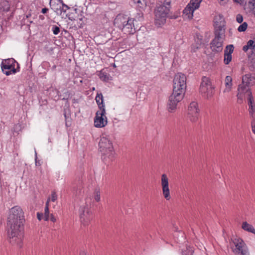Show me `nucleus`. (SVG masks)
<instances>
[{"mask_svg": "<svg viewBox=\"0 0 255 255\" xmlns=\"http://www.w3.org/2000/svg\"><path fill=\"white\" fill-rule=\"evenodd\" d=\"M23 213L20 207L16 206L10 209L7 222L9 242L19 247L23 239Z\"/></svg>", "mask_w": 255, "mask_h": 255, "instance_id": "obj_1", "label": "nucleus"}, {"mask_svg": "<svg viewBox=\"0 0 255 255\" xmlns=\"http://www.w3.org/2000/svg\"><path fill=\"white\" fill-rule=\"evenodd\" d=\"M99 145L100 151L103 155V160L106 162L113 161L115 157V152L111 137L109 135L103 134Z\"/></svg>", "mask_w": 255, "mask_h": 255, "instance_id": "obj_2", "label": "nucleus"}, {"mask_svg": "<svg viewBox=\"0 0 255 255\" xmlns=\"http://www.w3.org/2000/svg\"><path fill=\"white\" fill-rule=\"evenodd\" d=\"M133 19L127 15L118 14L114 20V24L126 34H133L135 32Z\"/></svg>", "mask_w": 255, "mask_h": 255, "instance_id": "obj_3", "label": "nucleus"}, {"mask_svg": "<svg viewBox=\"0 0 255 255\" xmlns=\"http://www.w3.org/2000/svg\"><path fill=\"white\" fill-rule=\"evenodd\" d=\"M186 89V77L181 73L176 74L173 79V96L184 95Z\"/></svg>", "mask_w": 255, "mask_h": 255, "instance_id": "obj_4", "label": "nucleus"}, {"mask_svg": "<svg viewBox=\"0 0 255 255\" xmlns=\"http://www.w3.org/2000/svg\"><path fill=\"white\" fill-rule=\"evenodd\" d=\"M215 37L211 43L213 51L220 52L223 49V43L224 37V29H222L221 25L218 27L215 30Z\"/></svg>", "mask_w": 255, "mask_h": 255, "instance_id": "obj_5", "label": "nucleus"}, {"mask_svg": "<svg viewBox=\"0 0 255 255\" xmlns=\"http://www.w3.org/2000/svg\"><path fill=\"white\" fill-rule=\"evenodd\" d=\"M2 72L6 75L15 73L19 68L18 64L13 58L3 60L1 63Z\"/></svg>", "mask_w": 255, "mask_h": 255, "instance_id": "obj_6", "label": "nucleus"}, {"mask_svg": "<svg viewBox=\"0 0 255 255\" xmlns=\"http://www.w3.org/2000/svg\"><path fill=\"white\" fill-rule=\"evenodd\" d=\"M233 243L235 246L233 252L236 255H250L248 248L242 239L235 238Z\"/></svg>", "mask_w": 255, "mask_h": 255, "instance_id": "obj_7", "label": "nucleus"}, {"mask_svg": "<svg viewBox=\"0 0 255 255\" xmlns=\"http://www.w3.org/2000/svg\"><path fill=\"white\" fill-rule=\"evenodd\" d=\"M80 219L84 226L88 225L93 218V215L87 205L82 206L79 209Z\"/></svg>", "mask_w": 255, "mask_h": 255, "instance_id": "obj_8", "label": "nucleus"}, {"mask_svg": "<svg viewBox=\"0 0 255 255\" xmlns=\"http://www.w3.org/2000/svg\"><path fill=\"white\" fill-rule=\"evenodd\" d=\"M200 109L197 102L193 101L190 103L187 109V116L192 123H195L198 120Z\"/></svg>", "mask_w": 255, "mask_h": 255, "instance_id": "obj_9", "label": "nucleus"}, {"mask_svg": "<svg viewBox=\"0 0 255 255\" xmlns=\"http://www.w3.org/2000/svg\"><path fill=\"white\" fill-rule=\"evenodd\" d=\"M105 114V109L99 110L96 112V116L94 118V126L95 127L101 128L107 125L108 121Z\"/></svg>", "mask_w": 255, "mask_h": 255, "instance_id": "obj_10", "label": "nucleus"}, {"mask_svg": "<svg viewBox=\"0 0 255 255\" xmlns=\"http://www.w3.org/2000/svg\"><path fill=\"white\" fill-rule=\"evenodd\" d=\"M200 92L201 94H213V87L210 84L209 78L203 77L200 87Z\"/></svg>", "mask_w": 255, "mask_h": 255, "instance_id": "obj_11", "label": "nucleus"}, {"mask_svg": "<svg viewBox=\"0 0 255 255\" xmlns=\"http://www.w3.org/2000/svg\"><path fill=\"white\" fill-rule=\"evenodd\" d=\"M161 184L163 196L167 200H169L170 199V195L168 178L165 174H162L161 176Z\"/></svg>", "mask_w": 255, "mask_h": 255, "instance_id": "obj_12", "label": "nucleus"}, {"mask_svg": "<svg viewBox=\"0 0 255 255\" xmlns=\"http://www.w3.org/2000/svg\"><path fill=\"white\" fill-rule=\"evenodd\" d=\"M243 50L245 52H248L249 58L250 60L255 61V41L253 40H250L248 41L247 44L243 46Z\"/></svg>", "mask_w": 255, "mask_h": 255, "instance_id": "obj_13", "label": "nucleus"}, {"mask_svg": "<svg viewBox=\"0 0 255 255\" xmlns=\"http://www.w3.org/2000/svg\"><path fill=\"white\" fill-rule=\"evenodd\" d=\"M182 100V97H169L167 108L169 112H174L177 108V104Z\"/></svg>", "mask_w": 255, "mask_h": 255, "instance_id": "obj_14", "label": "nucleus"}, {"mask_svg": "<svg viewBox=\"0 0 255 255\" xmlns=\"http://www.w3.org/2000/svg\"><path fill=\"white\" fill-rule=\"evenodd\" d=\"M238 91V95H244L245 96H252L250 87L243 82L239 85Z\"/></svg>", "mask_w": 255, "mask_h": 255, "instance_id": "obj_15", "label": "nucleus"}, {"mask_svg": "<svg viewBox=\"0 0 255 255\" xmlns=\"http://www.w3.org/2000/svg\"><path fill=\"white\" fill-rule=\"evenodd\" d=\"M243 83H245L248 86L251 87L255 85V75L247 74L242 77Z\"/></svg>", "mask_w": 255, "mask_h": 255, "instance_id": "obj_16", "label": "nucleus"}, {"mask_svg": "<svg viewBox=\"0 0 255 255\" xmlns=\"http://www.w3.org/2000/svg\"><path fill=\"white\" fill-rule=\"evenodd\" d=\"M169 11V7H167L164 5H160L157 6L155 10L154 13L159 14V15H160L166 17Z\"/></svg>", "mask_w": 255, "mask_h": 255, "instance_id": "obj_17", "label": "nucleus"}, {"mask_svg": "<svg viewBox=\"0 0 255 255\" xmlns=\"http://www.w3.org/2000/svg\"><path fill=\"white\" fill-rule=\"evenodd\" d=\"M98 76L101 80L105 82H108L113 80L112 77L104 70H102L99 72Z\"/></svg>", "mask_w": 255, "mask_h": 255, "instance_id": "obj_18", "label": "nucleus"}, {"mask_svg": "<svg viewBox=\"0 0 255 255\" xmlns=\"http://www.w3.org/2000/svg\"><path fill=\"white\" fill-rule=\"evenodd\" d=\"M62 0H50V5L51 8L56 13H59L60 7L62 3Z\"/></svg>", "mask_w": 255, "mask_h": 255, "instance_id": "obj_19", "label": "nucleus"}, {"mask_svg": "<svg viewBox=\"0 0 255 255\" xmlns=\"http://www.w3.org/2000/svg\"><path fill=\"white\" fill-rule=\"evenodd\" d=\"M166 17L159 15V14L155 13V24L160 27L163 25L166 21Z\"/></svg>", "mask_w": 255, "mask_h": 255, "instance_id": "obj_20", "label": "nucleus"}, {"mask_svg": "<svg viewBox=\"0 0 255 255\" xmlns=\"http://www.w3.org/2000/svg\"><path fill=\"white\" fill-rule=\"evenodd\" d=\"M214 20L216 24V30L218 29V27L220 25H221L222 28H223V26H224V20L223 16L222 15L219 14L218 15L215 16Z\"/></svg>", "mask_w": 255, "mask_h": 255, "instance_id": "obj_21", "label": "nucleus"}, {"mask_svg": "<svg viewBox=\"0 0 255 255\" xmlns=\"http://www.w3.org/2000/svg\"><path fill=\"white\" fill-rule=\"evenodd\" d=\"M194 11V9L191 8V7L187 5L183 10V14L185 16H187L188 19H192L193 16Z\"/></svg>", "mask_w": 255, "mask_h": 255, "instance_id": "obj_22", "label": "nucleus"}, {"mask_svg": "<svg viewBox=\"0 0 255 255\" xmlns=\"http://www.w3.org/2000/svg\"><path fill=\"white\" fill-rule=\"evenodd\" d=\"M242 227L245 231L252 233H255V229H254V227L252 225L248 223L247 222H244L243 223Z\"/></svg>", "mask_w": 255, "mask_h": 255, "instance_id": "obj_23", "label": "nucleus"}, {"mask_svg": "<svg viewBox=\"0 0 255 255\" xmlns=\"http://www.w3.org/2000/svg\"><path fill=\"white\" fill-rule=\"evenodd\" d=\"M201 1L202 0H191L188 5L195 10L199 7Z\"/></svg>", "mask_w": 255, "mask_h": 255, "instance_id": "obj_24", "label": "nucleus"}, {"mask_svg": "<svg viewBox=\"0 0 255 255\" xmlns=\"http://www.w3.org/2000/svg\"><path fill=\"white\" fill-rule=\"evenodd\" d=\"M225 84L226 86L225 90L229 91L232 86V78L230 76H227L225 78Z\"/></svg>", "mask_w": 255, "mask_h": 255, "instance_id": "obj_25", "label": "nucleus"}, {"mask_svg": "<svg viewBox=\"0 0 255 255\" xmlns=\"http://www.w3.org/2000/svg\"><path fill=\"white\" fill-rule=\"evenodd\" d=\"M96 102L98 105L99 110H102L105 109V106L103 104V97H95Z\"/></svg>", "mask_w": 255, "mask_h": 255, "instance_id": "obj_26", "label": "nucleus"}, {"mask_svg": "<svg viewBox=\"0 0 255 255\" xmlns=\"http://www.w3.org/2000/svg\"><path fill=\"white\" fill-rule=\"evenodd\" d=\"M69 8L70 7L67 5L65 4L62 1V3H61L60 7L59 13H57V14L61 15L62 12L66 13L67 10L69 9Z\"/></svg>", "mask_w": 255, "mask_h": 255, "instance_id": "obj_27", "label": "nucleus"}, {"mask_svg": "<svg viewBox=\"0 0 255 255\" xmlns=\"http://www.w3.org/2000/svg\"><path fill=\"white\" fill-rule=\"evenodd\" d=\"M133 1L139 8H143L146 5L144 0H133Z\"/></svg>", "mask_w": 255, "mask_h": 255, "instance_id": "obj_28", "label": "nucleus"}, {"mask_svg": "<svg viewBox=\"0 0 255 255\" xmlns=\"http://www.w3.org/2000/svg\"><path fill=\"white\" fill-rule=\"evenodd\" d=\"M247 102L249 108L255 107V101L254 97H248L247 98Z\"/></svg>", "mask_w": 255, "mask_h": 255, "instance_id": "obj_29", "label": "nucleus"}, {"mask_svg": "<svg viewBox=\"0 0 255 255\" xmlns=\"http://www.w3.org/2000/svg\"><path fill=\"white\" fill-rule=\"evenodd\" d=\"M234 51V46L233 45H227L225 50L224 53H227V54L232 55Z\"/></svg>", "mask_w": 255, "mask_h": 255, "instance_id": "obj_30", "label": "nucleus"}, {"mask_svg": "<svg viewBox=\"0 0 255 255\" xmlns=\"http://www.w3.org/2000/svg\"><path fill=\"white\" fill-rule=\"evenodd\" d=\"M248 25V23L246 22H244L238 27V30L239 32H244L246 30Z\"/></svg>", "mask_w": 255, "mask_h": 255, "instance_id": "obj_31", "label": "nucleus"}, {"mask_svg": "<svg viewBox=\"0 0 255 255\" xmlns=\"http://www.w3.org/2000/svg\"><path fill=\"white\" fill-rule=\"evenodd\" d=\"M232 55L227 54V53H224V61L225 64L227 65L232 60Z\"/></svg>", "mask_w": 255, "mask_h": 255, "instance_id": "obj_32", "label": "nucleus"}, {"mask_svg": "<svg viewBox=\"0 0 255 255\" xmlns=\"http://www.w3.org/2000/svg\"><path fill=\"white\" fill-rule=\"evenodd\" d=\"M94 199L96 202H99L100 201V192L99 189H96L94 192Z\"/></svg>", "mask_w": 255, "mask_h": 255, "instance_id": "obj_33", "label": "nucleus"}, {"mask_svg": "<svg viewBox=\"0 0 255 255\" xmlns=\"http://www.w3.org/2000/svg\"><path fill=\"white\" fill-rule=\"evenodd\" d=\"M248 111L251 119L255 118V107L249 108Z\"/></svg>", "mask_w": 255, "mask_h": 255, "instance_id": "obj_34", "label": "nucleus"}, {"mask_svg": "<svg viewBox=\"0 0 255 255\" xmlns=\"http://www.w3.org/2000/svg\"><path fill=\"white\" fill-rule=\"evenodd\" d=\"M248 5L250 8V11L253 12L255 9V0L249 1Z\"/></svg>", "mask_w": 255, "mask_h": 255, "instance_id": "obj_35", "label": "nucleus"}, {"mask_svg": "<svg viewBox=\"0 0 255 255\" xmlns=\"http://www.w3.org/2000/svg\"><path fill=\"white\" fill-rule=\"evenodd\" d=\"M49 214V208H47V207H45V213H44V220L45 221L48 220Z\"/></svg>", "mask_w": 255, "mask_h": 255, "instance_id": "obj_36", "label": "nucleus"}, {"mask_svg": "<svg viewBox=\"0 0 255 255\" xmlns=\"http://www.w3.org/2000/svg\"><path fill=\"white\" fill-rule=\"evenodd\" d=\"M251 128H252V130L253 132L255 134V118L251 119Z\"/></svg>", "mask_w": 255, "mask_h": 255, "instance_id": "obj_37", "label": "nucleus"}, {"mask_svg": "<svg viewBox=\"0 0 255 255\" xmlns=\"http://www.w3.org/2000/svg\"><path fill=\"white\" fill-rule=\"evenodd\" d=\"M52 202H55L57 199V195L55 191H52L51 193V199Z\"/></svg>", "mask_w": 255, "mask_h": 255, "instance_id": "obj_38", "label": "nucleus"}, {"mask_svg": "<svg viewBox=\"0 0 255 255\" xmlns=\"http://www.w3.org/2000/svg\"><path fill=\"white\" fill-rule=\"evenodd\" d=\"M236 20L239 23H242L243 21V15L241 14H238L236 16Z\"/></svg>", "mask_w": 255, "mask_h": 255, "instance_id": "obj_39", "label": "nucleus"}, {"mask_svg": "<svg viewBox=\"0 0 255 255\" xmlns=\"http://www.w3.org/2000/svg\"><path fill=\"white\" fill-rule=\"evenodd\" d=\"M52 31L55 35H57L59 33L60 29L58 26L54 25L52 27Z\"/></svg>", "mask_w": 255, "mask_h": 255, "instance_id": "obj_40", "label": "nucleus"}, {"mask_svg": "<svg viewBox=\"0 0 255 255\" xmlns=\"http://www.w3.org/2000/svg\"><path fill=\"white\" fill-rule=\"evenodd\" d=\"M221 5H225L228 2L229 0H218Z\"/></svg>", "mask_w": 255, "mask_h": 255, "instance_id": "obj_41", "label": "nucleus"}, {"mask_svg": "<svg viewBox=\"0 0 255 255\" xmlns=\"http://www.w3.org/2000/svg\"><path fill=\"white\" fill-rule=\"evenodd\" d=\"M170 3H171L170 0H166L164 1V3L163 5L166 6L167 7H169L170 8Z\"/></svg>", "mask_w": 255, "mask_h": 255, "instance_id": "obj_42", "label": "nucleus"}, {"mask_svg": "<svg viewBox=\"0 0 255 255\" xmlns=\"http://www.w3.org/2000/svg\"><path fill=\"white\" fill-rule=\"evenodd\" d=\"M42 217H43V214L40 213L39 212L37 213V217L39 220H41Z\"/></svg>", "mask_w": 255, "mask_h": 255, "instance_id": "obj_43", "label": "nucleus"}, {"mask_svg": "<svg viewBox=\"0 0 255 255\" xmlns=\"http://www.w3.org/2000/svg\"><path fill=\"white\" fill-rule=\"evenodd\" d=\"M48 10H49L48 8L45 7V8H43L42 9L41 12L43 14H45V13H47L48 11Z\"/></svg>", "mask_w": 255, "mask_h": 255, "instance_id": "obj_44", "label": "nucleus"}, {"mask_svg": "<svg viewBox=\"0 0 255 255\" xmlns=\"http://www.w3.org/2000/svg\"><path fill=\"white\" fill-rule=\"evenodd\" d=\"M50 220L53 222H56V218L52 215H51Z\"/></svg>", "mask_w": 255, "mask_h": 255, "instance_id": "obj_45", "label": "nucleus"}, {"mask_svg": "<svg viewBox=\"0 0 255 255\" xmlns=\"http://www.w3.org/2000/svg\"><path fill=\"white\" fill-rule=\"evenodd\" d=\"M50 200V198H49L47 200V202H46L45 207H47V208H49V203Z\"/></svg>", "mask_w": 255, "mask_h": 255, "instance_id": "obj_46", "label": "nucleus"}, {"mask_svg": "<svg viewBox=\"0 0 255 255\" xmlns=\"http://www.w3.org/2000/svg\"><path fill=\"white\" fill-rule=\"evenodd\" d=\"M35 155H36V157H35V164H36V165H40V164L39 163V162H38L37 161V156H36V152H35Z\"/></svg>", "mask_w": 255, "mask_h": 255, "instance_id": "obj_47", "label": "nucleus"}, {"mask_svg": "<svg viewBox=\"0 0 255 255\" xmlns=\"http://www.w3.org/2000/svg\"><path fill=\"white\" fill-rule=\"evenodd\" d=\"M234 1L235 2L241 3L242 2L243 0H234Z\"/></svg>", "mask_w": 255, "mask_h": 255, "instance_id": "obj_48", "label": "nucleus"}, {"mask_svg": "<svg viewBox=\"0 0 255 255\" xmlns=\"http://www.w3.org/2000/svg\"><path fill=\"white\" fill-rule=\"evenodd\" d=\"M56 65H53V66H52V69L53 70H54L56 69Z\"/></svg>", "mask_w": 255, "mask_h": 255, "instance_id": "obj_49", "label": "nucleus"}, {"mask_svg": "<svg viewBox=\"0 0 255 255\" xmlns=\"http://www.w3.org/2000/svg\"><path fill=\"white\" fill-rule=\"evenodd\" d=\"M96 96H102V94L101 93H97V94H96Z\"/></svg>", "mask_w": 255, "mask_h": 255, "instance_id": "obj_50", "label": "nucleus"}, {"mask_svg": "<svg viewBox=\"0 0 255 255\" xmlns=\"http://www.w3.org/2000/svg\"><path fill=\"white\" fill-rule=\"evenodd\" d=\"M253 12L255 16V9L253 11Z\"/></svg>", "mask_w": 255, "mask_h": 255, "instance_id": "obj_51", "label": "nucleus"}, {"mask_svg": "<svg viewBox=\"0 0 255 255\" xmlns=\"http://www.w3.org/2000/svg\"><path fill=\"white\" fill-rule=\"evenodd\" d=\"M68 99H66V100H67ZM63 100H66V99H65L64 98L63 99Z\"/></svg>", "mask_w": 255, "mask_h": 255, "instance_id": "obj_52", "label": "nucleus"}]
</instances>
